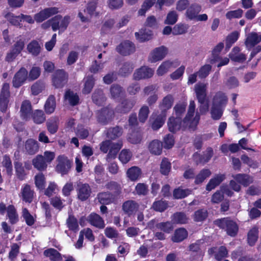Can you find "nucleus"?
Masks as SVG:
<instances>
[{"instance_id":"f257e3e1","label":"nucleus","mask_w":261,"mask_h":261,"mask_svg":"<svg viewBox=\"0 0 261 261\" xmlns=\"http://www.w3.org/2000/svg\"><path fill=\"white\" fill-rule=\"evenodd\" d=\"M186 103L182 102L177 104L174 108L176 118L171 117L168 122L169 130L171 132H175L181 127V119L180 116L185 111Z\"/></svg>"},{"instance_id":"f03ea898","label":"nucleus","mask_w":261,"mask_h":261,"mask_svg":"<svg viewBox=\"0 0 261 261\" xmlns=\"http://www.w3.org/2000/svg\"><path fill=\"white\" fill-rule=\"evenodd\" d=\"M122 146V142L118 141L117 143H112L109 140L103 141L100 146V150L103 153H107L109 150L107 155V160L114 159L116 157L118 151Z\"/></svg>"},{"instance_id":"7ed1b4c3","label":"nucleus","mask_w":261,"mask_h":261,"mask_svg":"<svg viewBox=\"0 0 261 261\" xmlns=\"http://www.w3.org/2000/svg\"><path fill=\"white\" fill-rule=\"evenodd\" d=\"M215 225L225 229L227 233L231 237H234L238 233L239 227L236 222L228 218L218 219L214 222Z\"/></svg>"},{"instance_id":"20e7f679","label":"nucleus","mask_w":261,"mask_h":261,"mask_svg":"<svg viewBox=\"0 0 261 261\" xmlns=\"http://www.w3.org/2000/svg\"><path fill=\"white\" fill-rule=\"evenodd\" d=\"M195 104L194 101H190L188 113L184 120V124L190 128L194 129L199 122L200 115L197 113L193 117L195 113Z\"/></svg>"},{"instance_id":"39448f33","label":"nucleus","mask_w":261,"mask_h":261,"mask_svg":"<svg viewBox=\"0 0 261 261\" xmlns=\"http://www.w3.org/2000/svg\"><path fill=\"white\" fill-rule=\"evenodd\" d=\"M53 31L59 30V33H61L67 29L69 22L70 17L66 16L63 17L61 15H58L52 18Z\"/></svg>"},{"instance_id":"423d86ee","label":"nucleus","mask_w":261,"mask_h":261,"mask_svg":"<svg viewBox=\"0 0 261 261\" xmlns=\"http://www.w3.org/2000/svg\"><path fill=\"white\" fill-rule=\"evenodd\" d=\"M7 212V217L12 224L16 223L19 220L18 215L14 205H9L6 206L4 203H0V214L4 215Z\"/></svg>"},{"instance_id":"0eeeda50","label":"nucleus","mask_w":261,"mask_h":261,"mask_svg":"<svg viewBox=\"0 0 261 261\" xmlns=\"http://www.w3.org/2000/svg\"><path fill=\"white\" fill-rule=\"evenodd\" d=\"M168 53L167 48L161 46L153 49L148 56V61L150 63H155L163 60Z\"/></svg>"},{"instance_id":"6e6552de","label":"nucleus","mask_w":261,"mask_h":261,"mask_svg":"<svg viewBox=\"0 0 261 261\" xmlns=\"http://www.w3.org/2000/svg\"><path fill=\"white\" fill-rule=\"evenodd\" d=\"M58 12L59 9L57 7L45 8L35 14L34 19L37 22H41Z\"/></svg>"},{"instance_id":"1a4fd4ad","label":"nucleus","mask_w":261,"mask_h":261,"mask_svg":"<svg viewBox=\"0 0 261 261\" xmlns=\"http://www.w3.org/2000/svg\"><path fill=\"white\" fill-rule=\"evenodd\" d=\"M24 45V41L20 39L14 44L13 48L7 54L6 57V61L11 62L21 53Z\"/></svg>"},{"instance_id":"9d476101","label":"nucleus","mask_w":261,"mask_h":261,"mask_svg":"<svg viewBox=\"0 0 261 261\" xmlns=\"http://www.w3.org/2000/svg\"><path fill=\"white\" fill-rule=\"evenodd\" d=\"M67 74L63 70H58L53 75L52 82L56 88L62 87L67 82Z\"/></svg>"},{"instance_id":"9b49d317","label":"nucleus","mask_w":261,"mask_h":261,"mask_svg":"<svg viewBox=\"0 0 261 261\" xmlns=\"http://www.w3.org/2000/svg\"><path fill=\"white\" fill-rule=\"evenodd\" d=\"M116 50L123 56H128L135 51L136 46L132 42L126 40L122 42L117 47Z\"/></svg>"},{"instance_id":"f8f14e48","label":"nucleus","mask_w":261,"mask_h":261,"mask_svg":"<svg viewBox=\"0 0 261 261\" xmlns=\"http://www.w3.org/2000/svg\"><path fill=\"white\" fill-rule=\"evenodd\" d=\"M179 63L176 61L166 60L161 63L158 68L156 73L158 76H163L172 69L176 68Z\"/></svg>"},{"instance_id":"ddd939ff","label":"nucleus","mask_w":261,"mask_h":261,"mask_svg":"<svg viewBox=\"0 0 261 261\" xmlns=\"http://www.w3.org/2000/svg\"><path fill=\"white\" fill-rule=\"evenodd\" d=\"M58 162L57 166V171L62 175L66 174L71 167V163L68 158L64 155H60L57 158Z\"/></svg>"},{"instance_id":"4468645a","label":"nucleus","mask_w":261,"mask_h":261,"mask_svg":"<svg viewBox=\"0 0 261 261\" xmlns=\"http://www.w3.org/2000/svg\"><path fill=\"white\" fill-rule=\"evenodd\" d=\"M9 96V85L5 83L3 86L0 95V108L2 112H5L7 110Z\"/></svg>"},{"instance_id":"2eb2a0df","label":"nucleus","mask_w":261,"mask_h":261,"mask_svg":"<svg viewBox=\"0 0 261 261\" xmlns=\"http://www.w3.org/2000/svg\"><path fill=\"white\" fill-rule=\"evenodd\" d=\"M96 3L91 2L88 4L87 9L84 11V13L80 12L79 16L83 22L87 21L89 17L96 16L97 13L95 11Z\"/></svg>"},{"instance_id":"dca6fc26","label":"nucleus","mask_w":261,"mask_h":261,"mask_svg":"<svg viewBox=\"0 0 261 261\" xmlns=\"http://www.w3.org/2000/svg\"><path fill=\"white\" fill-rule=\"evenodd\" d=\"M154 70L147 66H142L136 70L134 78L136 80L150 78L153 76Z\"/></svg>"},{"instance_id":"f3484780","label":"nucleus","mask_w":261,"mask_h":261,"mask_svg":"<svg viewBox=\"0 0 261 261\" xmlns=\"http://www.w3.org/2000/svg\"><path fill=\"white\" fill-rule=\"evenodd\" d=\"M28 72L25 68H20L13 77V86L16 88H18L21 86L24 82L28 79Z\"/></svg>"},{"instance_id":"a211bd4d","label":"nucleus","mask_w":261,"mask_h":261,"mask_svg":"<svg viewBox=\"0 0 261 261\" xmlns=\"http://www.w3.org/2000/svg\"><path fill=\"white\" fill-rule=\"evenodd\" d=\"M261 41V33L251 32L246 36L245 44L250 49Z\"/></svg>"},{"instance_id":"6ab92c4d","label":"nucleus","mask_w":261,"mask_h":261,"mask_svg":"<svg viewBox=\"0 0 261 261\" xmlns=\"http://www.w3.org/2000/svg\"><path fill=\"white\" fill-rule=\"evenodd\" d=\"M240 47L236 46L233 48L229 54L230 59L234 62L243 63L246 60V56L244 53L240 52Z\"/></svg>"},{"instance_id":"aec40b11","label":"nucleus","mask_w":261,"mask_h":261,"mask_svg":"<svg viewBox=\"0 0 261 261\" xmlns=\"http://www.w3.org/2000/svg\"><path fill=\"white\" fill-rule=\"evenodd\" d=\"M91 193L89 186L86 184H80L78 185L77 196L79 199L84 201L88 199Z\"/></svg>"},{"instance_id":"412c9836","label":"nucleus","mask_w":261,"mask_h":261,"mask_svg":"<svg viewBox=\"0 0 261 261\" xmlns=\"http://www.w3.org/2000/svg\"><path fill=\"white\" fill-rule=\"evenodd\" d=\"M207 84L204 83H198L195 85L194 91L198 101H202L206 98Z\"/></svg>"},{"instance_id":"4be33fe9","label":"nucleus","mask_w":261,"mask_h":261,"mask_svg":"<svg viewBox=\"0 0 261 261\" xmlns=\"http://www.w3.org/2000/svg\"><path fill=\"white\" fill-rule=\"evenodd\" d=\"M201 7L197 4H193L189 7L186 12V16L189 20H195L197 14L201 11Z\"/></svg>"},{"instance_id":"5701e85b","label":"nucleus","mask_w":261,"mask_h":261,"mask_svg":"<svg viewBox=\"0 0 261 261\" xmlns=\"http://www.w3.org/2000/svg\"><path fill=\"white\" fill-rule=\"evenodd\" d=\"M166 115L161 114L156 116L155 114H153L150 121L152 123V128L154 130H157L160 128L164 123Z\"/></svg>"},{"instance_id":"b1692460","label":"nucleus","mask_w":261,"mask_h":261,"mask_svg":"<svg viewBox=\"0 0 261 261\" xmlns=\"http://www.w3.org/2000/svg\"><path fill=\"white\" fill-rule=\"evenodd\" d=\"M173 102L174 98L172 95L170 94L167 95L163 99L159 106L162 114L164 113L166 114V111L172 107Z\"/></svg>"},{"instance_id":"393cba45","label":"nucleus","mask_w":261,"mask_h":261,"mask_svg":"<svg viewBox=\"0 0 261 261\" xmlns=\"http://www.w3.org/2000/svg\"><path fill=\"white\" fill-rule=\"evenodd\" d=\"M32 107L31 103L28 100H25L22 102L20 109V115L21 118L25 120H28L30 118Z\"/></svg>"},{"instance_id":"a878e982","label":"nucleus","mask_w":261,"mask_h":261,"mask_svg":"<svg viewBox=\"0 0 261 261\" xmlns=\"http://www.w3.org/2000/svg\"><path fill=\"white\" fill-rule=\"evenodd\" d=\"M21 195L23 201L31 203L33 198L34 192L29 185H25L21 188Z\"/></svg>"},{"instance_id":"bb28decb","label":"nucleus","mask_w":261,"mask_h":261,"mask_svg":"<svg viewBox=\"0 0 261 261\" xmlns=\"http://www.w3.org/2000/svg\"><path fill=\"white\" fill-rule=\"evenodd\" d=\"M87 220L91 225L99 228H102L105 227L103 220L96 214L93 213L90 214L88 216Z\"/></svg>"},{"instance_id":"cd10ccee","label":"nucleus","mask_w":261,"mask_h":261,"mask_svg":"<svg viewBox=\"0 0 261 261\" xmlns=\"http://www.w3.org/2000/svg\"><path fill=\"white\" fill-rule=\"evenodd\" d=\"M141 169L137 166H133L129 168L126 172L127 177L132 181L139 179L141 176Z\"/></svg>"},{"instance_id":"c85d7f7f","label":"nucleus","mask_w":261,"mask_h":261,"mask_svg":"<svg viewBox=\"0 0 261 261\" xmlns=\"http://www.w3.org/2000/svg\"><path fill=\"white\" fill-rule=\"evenodd\" d=\"M222 193H225L228 196H231L232 192L227 187H221V190L216 192L212 196V201L214 203H219L223 198Z\"/></svg>"},{"instance_id":"c756f323","label":"nucleus","mask_w":261,"mask_h":261,"mask_svg":"<svg viewBox=\"0 0 261 261\" xmlns=\"http://www.w3.org/2000/svg\"><path fill=\"white\" fill-rule=\"evenodd\" d=\"M210 254H214L216 259L220 260L225 257L227 254L226 248L221 246L219 248H212L208 250Z\"/></svg>"},{"instance_id":"7c9ffc66","label":"nucleus","mask_w":261,"mask_h":261,"mask_svg":"<svg viewBox=\"0 0 261 261\" xmlns=\"http://www.w3.org/2000/svg\"><path fill=\"white\" fill-rule=\"evenodd\" d=\"M152 35L151 31L146 29H142L139 32L135 33L137 40L141 42L149 40L151 38Z\"/></svg>"},{"instance_id":"2f4dec72","label":"nucleus","mask_w":261,"mask_h":261,"mask_svg":"<svg viewBox=\"0 0 261 261\" xmlns=\"http://www.w3.org/2000/svg\"><path fill=\"white\" fill-rule=\"evenodd\" d=\"M113 114L112 111L107 108L103 109L98 113V120L99 122L105 124L111 119Z\"/></svg>"},{"instance_id":"473e14b6","label":"nucleus","mask_w":261,"mask_h":261,"mask_svg":"<svg viewBox=\"0 0 261 261\" xmlns=\"http://www.w3.org/2000/svg\"><path fill=\"white\" fill-rule=\"evenodd\" d=\"M138 208V204L133 200H128L125 202L122 205L124 212L130 215L136 212Z\"/></svg>"},{"instance_id":"72a5a7b5","label":"nucleus","mask_w":261,"mask_h":261,"mask_svg":"<svg viewBox=\"0 0 261 261\" xmlns=\"http://www.w3.org/2000/svg\"><path fill=\"white\" fill-rule=\"evenodd\" d=\"M225 178L224 174H218L212 178L206 185V190L210 191L218 186Z\"/></svg>"},{"instance_id":"f704fd0d","label":"nucleus","mask_w":261,"mask_h":261,"mask_svg":"<svg viewBox=\"0 0 261 261\" xmlns=\"http://www.w3.org/2000/svg\"><path fill=\"white\" fill-rule=\"evenodd\" d=\"M32 164L34 167L39 171L46 169L47 165L45 163L44 158L42 155H37L33 160Z\"/></svg>"},{"instance_id":"c9c22d12","label":"nucleus","mask_w":261,"mask_h":261,"mask_svg":"<svg viewBox=\"0 0 261 261\" xmlns=\"http://www.w3.org/2000/svg\"><path fill=\"white\" fill-rule=\"evenodd\" d=\"M216 97H217V101L218 103L217 105H216V107L221 108L222 109H224V108L225 107L227 102V96L224 93L222 92H218L216 93L213 97L212 105L214 104L215 100V99L216 98Z\"/></svg>"},{"instance_id":"e433bc0d","label":"nucleus","mask_w":261,"mask_h":261,"mask_svg":"<svg viewBox=\"0 0 261 261\" xmlns=\"http://www.w3.org/2000/svg\"><path fill=\"white\" fill-rule=\"evenodd\" d=\"M233 178L244 186H247L253 182V178L247 174H238L233 176Z\"/></svg>"},{"instance_id":"4c0bfd02","label":"nucleus","mask_w":261,"mask_h":261,"mask_svg":"<svg viewBox=\"0 0 261 261\" xmlns=\"http://www.w3.org/2000/svg\"><path fill=\"white\" fill-rule=\"evenodd\" d=\"M217 97L215 99V103L214 105H212L211 110V114L212 118L214 120H219L221 118L222 116L223 112V109L221 108L216 107L217 105Z\"/></svg>"},{"instance_id":"58836bf2","label":"nucleus","mask_w":261,"mask_h":261,"mask_svg":"<svg viewBox=\"0 0 261 261\" xmlns=\"http://www.w3.org/2000/svg\"><path fill=\"white\" fill-rule=\"evenodd\" d=\"M27 49L32 55L36 56L40 53L41 46L37 41L33 40L28 45Z\"/></svg>"},{"instance_id":"ea45409f","label":"nucleus","mask_w":261,"mask_h":261,"mask_svg":"<svg viewBox=\"0 0 261 261\" xmlns=\"http://www.w3.org/2000/svg\"><path fill=\"white\" fill-rule=\"evenodd\" d=\"M111 95L112 98L118 100L124 95V90L118 85H113L110 89Z\"/></svg>"},{"instance_id":"a19ab883","label":"nucleus","mask_w":261,"mask_h":261,"mask_svg":"<svg viewBox=\"0 0 261 261\" xmlns=\"http://www.w3.org/2000/svg\"><path fill=\"white\" fill-rule=\"evenodd\" d=\"M59 123V122L58 118L53 117L49 119L46 123L48 131L51 134H55L58 129Z\"/></svg>"},{"instance_id":"79ce46f5","label":"nucleus","mask_w":261,"mask_h":261,"mask_svg":"<svg viewBox=\"0 0 261 261\" xmlns=\"http://www.w3.org/2000/svg\"><path fill=\"white\" fill-rule=\"evenodd\" d=\"M148 148L152 154L159 155L162 152V144L158 140H153L150 143Z\"/></svg>"},{"instance_id":"37998d69","label":"nucleus","mask_w":261,"mask_h":261,"mask_svg":"<svg viewBox=\"0 0 261 261\" xmlns=\"http://www.w3.org/2000/svg\"><path fill=\"white\" fill-rule=\"evenodd\" d=\"M25 147L27 151L31 154L35 153L39 149L38 142L33 139L27 140L25 143Z\"/></svg>"},{"instance_id":"c03bdc74","label":"nucleus","mask_w":261,"mask_h":261,"mask_svg":"<svg viewBox=\"0 0 261 261\" xmlns=\"http://www.w3.org/2000/svg\"><path fill=\"white\" fill-rule=\"evenodd\" d=\"M56 107L55 98L53 95H50L47 99L44 106L46 113L49 114L53 113L55 110Z\"/></svg>"},{"instance_id":"a18cd8bd","label":"nucleus","mask_w":261,"mask_h":261,"mask_svg":"<svg viewBox=\"0 0 261 261\" xmlns=\"http://www.w3.org/2000/svg\"><path fill=\"white\" fill-rule=\"evenodd\" d=\"M188 221V218L183 213H176L171 217V222L174 224H185Z\"/></svg>"},{"instance_id":"49530a36","label":"nucleus","mask_w":261,"mask_h":261,"mask_svg":"<svg viewBox=\"0 0 261 261\" xmlns=\"http://www.w3.org/2000/svg\"><path fill=\"white\" fill-rule=\"evenodd\" d=\"M133 106L134 103L133 102L125 100L117 106L116 109V111L118 113H125L129 112L133 108Z\"/></svg>"},{"instance_id":"de8ad7c7","label":"nucleus","mask_w":261,"mask_h":261,"mask_svg":"<svg viewBox=\"0 0 261 261\" xmlns=\"http://www.w3.org/2000/svg\"><path fill=\"white\" fill-rule=\"evenodd\" d=\"M188 236V232L184 228H179L175 230L174 236L172 237V241L175 242H181L186 239Z\"/></svg>"},{"instance_id":"09e8293b","label":"nucleus","mask_w":261,"mask_h":261,"mask_svg":"<svg viewBox=\"0 0 261 261\" xmlns=\"http://www.w3.org/2000/svg\"><path fill=\"white\" fill-rule=\"evenodd\" d=\"M133 156L132 152L127 149H122L119 154V160L123 164L127 163Z\"/></svg>"},{"instance_id":"8fccbe9b","label":"nucleus","mask_w":261,"mask_h":261,"mask_svg":"<svg viewBox=\"0 0 261 261\" xmlns=\"http://www.w3.org/2000/svg\"><path fill=\"white\" fill-rule=\"evenodd\" d=\"M44 254L49 257L52 261H61L62 260L61 254L54 249H49L45 250Z\"/></svg>"},{"instance_id":"3c124183","label":"nucleus","mask_w":261,"mask_h":261,"mask_svg":"<svg viewBox=\"0 0 261 261\" xmlns=\"http://www.w3.org/2000/svg\"><path fill=\"white\" fill-rule=\"evenodd\" d=\"M258 228L256 227H253L250 230L248 233V242L249 245H254L258 239Z\"/></svg>"},{"instance_id":"603ef678","label":"nucleus","mask_w":261,"mask_h":261,"mask_svg":"<svg viewBox=\"0 0 261 261\" xmlns=\"http://www.w3.org/2000/svg\"><path fill=\"white\" fill-rule=\"evenodd\" d=\"M65 99L72 106H75L78 103L79 98L78 95L70 91H67L65 94Z\"/></svg>"},{"instance_id":"864d4df0","label":"nucleus","mask_w":261,"mask_h":261,"mask_svg":"<svg viewBox=\"0 0 261 261\" xmlns=\"http://www.w3.org/2000/svg\"><path fill=\"white\" fill-rule=\"evenodd\" d=\"M100 203L103 204H108L113 200V195L108 192L101 193L97 196Z\"/></svg>"},{"instance_id":"5fc2aeb1","label":"nucleus","mask_w":261,"mask_h":261,"mask_svg":"<svg viewBox=\"0 0 261 261\" xmlns=\"http://www.w3.org/2000/svg\"><path fill=\"white\" fill-rule=\"evenodd\" d=\"M173 228L172 222H162L158 223L155 225L154 230L159 229L165 232L169 233Z\"/></svg>"},{"instance_id":"6e6d98bb","label":"nucleus","mask_w":261,"mask_h":261,"mask_svg":"<svg viewBox=\"0 0 261 261\" xmlns=\"http://www.w3.org/2000/svg\"><path fill=\"white\" fill-rule=\"evenodd\" d=\"M192 191L190 189H183L181 188H177L173 191V196L175 199H181L189 195L191 193Z\"/></svg>"},{"instance_id":"4d7b16f0","label":"nucleus","mask_w":261,"mask_h":261,"mask_svg":"<svg viewBox=\"0 0 261 261\" xmlns=\"http://www.w3.org/2000/svg\"><path fill=\"white\" fill-rule=\"evenodd\" d=\"M240 33L237 31H234L229 34L226 38V47L229 49L231 45L236 42L239 37Z\"/></svg>"},{"instance_id":"13d9d810","label":"nucleus","mask_w":261,"mask_h":261,"mask_svg":"<svg viewBox=\"0 0 261 261\" xmlns=\"http://www.w3.org/2000/svg\"><path fill=\"white\" fill-rule=\"evenodd\" d=\"M189 27V25L186 24H177L174 27L172 30V34L174 35L185 34L187 32Z\"/></svg>"},{"instance_id":"bf43d9fd","label":"nucleus","mask_w":261,"mask_h":261,"mask_svg":"<svg viewBox=\"0 0 261 261\" xmlns=\"http://www.w3.org/2000/svg\"><path fill=\"white\" fill-rule=\"evenodd\" d=\"M211 174V172L210 170H202L195 177V184H199L205 180V179L210 176Z\"/></svg>"},{"instance_id":"052dcab7","label":"nucleus","mask_w":261,"mask_h":261,"mask_svg":"<svg viewBox=\"0 0 261 261\" xmlns=\"http://www.w3.org/2000/svg\"><path fill=\"white\" fill-rule=\"evenodd\" d=\"M5 17L12 24L16 26L20 25V22L21 21V15L15 16L12 13H8L5 15Z\"/></svg>"},{"instance_id":"680f3d73","label":"nucleus","mask_w":261,"mask_h":261,"mask_svg":"<svg viewBox=\"0 0 261 261\" xmlns=\"http://www.w3.org/2000/svg\"><path fill=\"white\" fill-rule=\"evenodd\" d=\"M94 84V79L92 76H88L86 77L85 79L84 87L83 89V93H89L92 89Z\"/></svg>"},{"instance_id":"e2e57ef3","label":"nucleus","mask_w":261,"mask_h":261,"mask_svg":"<svg viewBox=\"0 0 261 261\" xmlns=\"http://www.w3.org/2000/svg\"><path fill=\"white\" fill-rule=\"evenodd\" d=\"M122 129L119 127L116 126L110 128L107 133V137L111 139H115L122 135Z\"/></svg>"},{"instance_id":"0e129e2a","label":"nucleus","mask_w":261,"mask_h":261,"mask_svg":"<svg viewBox=\"0 0 261 261\" xmlns=\"http://www.w3.org/2000/svg\"><path fill=\"white\" fill-rule=\"evenodd\" d=\"M35 184L38 189H44L45 185V179L42 173H39L35 176Z\"/></svg>"},{"instance_id":"69168bd1","label":"nucleus","mask_w":261,"mask_h":261,"mask_svg":"<svg viewBox=\"0 0 261 261\" xmlns=\"http://www.w3.org/2000/svg\"><path fill=\"white\" fill-rule=\"evenodd\" d=\"M155 1V0H145L141 8L138 11L139 15H144L147 11L153 5Z\"/></svg>"},{"instance_id":"338daca9","label":"nucleus","mask_w":261,"mask_h":261,"mask_svg":"<svg viewBox=\"0 0 261 261\" xmlns=\"http://www.w3.org/2000/svg\"><path fill=\"white\" fill-rule=\"evenodd\" d=\"M105 99L102 92L99 90L95 91L92 95L93 101L98 105L102 104Z\"/></svg>"},{"instance_id":"774afa93","label":"nucleus","mask_w":261,"mask_h":261,"mask_svg":"<svg viewBox=\"0 0 261 261\" xmlns=\"http://www.w3.org/2000/svg\"><path fill=\"white\" fill-rule=\"evenodd\" d=\"M75 134L81 139H86L89 135V130L82 125L77 126Z\"/></svg>"}]
</instances>
